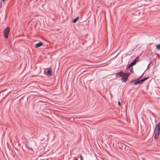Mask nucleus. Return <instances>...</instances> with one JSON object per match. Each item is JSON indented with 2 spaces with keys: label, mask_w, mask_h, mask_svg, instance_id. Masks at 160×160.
<instances>
[{
  "label": "nucleus",
  "mask_w": 160,
  "mask_h": 160,
  "mask_svg": "<svg viewBox=\"0 0 160 160\" xmlns=\"http://www.w3.org/2000/svg\"><path fill=\"white\" fill-rule=\"evenodd\" d=\"M142 75H141V76H140V77L139 78H140L142 77Z\"/></svg>",
  "instance_id": "nucleus-17"
},
{
  "label": "nucleus",
  "mask_w": 160,
  "mask_h": 160,
  "mask_svg": "<svg viewBox=\"0 0 160 160\" xmlns=\"http://www.w3.org/2000/svg\"><path fill=\"white\" fill-rule=\"evenodd\" d=\"M142 75H141V76H140V77L139 78H140L142 77Z\"/></svg>",
  "instance_id": "nucleus-18"
},
{
  "label": "nucleus",
  "mask_w": 160,
  "mask_h": 160,
  "mask_svg": "<svg viewBox=\"0 0 160 160\" xmlns=\"http://www.w3.org/2000/svg\"><path fill=\"white\" fill-rule=\"evenodd\" d=\"M51 69L50 68H48L45 69L44 70V72L45 74L47 76H50L52 75V71Z\"/></svg>",
  "instance_id": "nucleus-5"
},
{
  "label": "nucleus",
  "mask_w": 160,
  "mask_h": 160,
  "mask_svg": "<svg viewBox=\"0 0 160 160\" xmlns=\"http://www.w3.org/2000/svg\"><path fill=\"white\" fill-rule=\"evenodd\" d=\"M143 0H142L141 1H140V2H136V3L135 4V5H138L139 3L141 4V3H142V2H143Z\"/></svg>",
  "instance_id": "nucleus-12"
},
{
  "label": "nucleus",
  "mask_w": 160,
  "mask_h": 160,
  "mask_svg": "<svg viewBox=\"0 0 160 160\" xmlns=\"http://www.w3.org/2000/svg\"><path fill=\"white\" fill-rule=\"evenodd\" d=\"M156 48L157 50H160V44H158L156 45Z\"/></svg>",
  "instance_id": "nucleus-10"
},
{
  "label": "nucleus",
  "mask_w": 160,
  "mask_h": 160,
  "mask_svg": "<svg viewBox=\"0 0 160 160\" xmlns=\"http://www.w3.org/2000/svg\"><path fill=\"white\" fill-rule=\"evenodd\" d=\"M130 74L129 73H126V75L123 76L121 78V80L123 82H126Z\"/></svg>",
  "instance_id": "nucleus-6"
},
{
  "label": "nucleus",
  "mask_w": 160,
  "mask_h": 160,
  "mask_svg": "<svg viewBox=\"0 0 160 160\" xmlns=\"http://www.w3.org/2000/svg\"><path fill=\"white\" fill-rule=\"evenodd\" d=\"M148 1H151V0H148Z\"/></svg>",
  "instance_id": "nucleus-20"
},
{
  "label": "nucleus",
  "mask_w": 160,
  "mask_h": 160,
  "mask_svg": "<svg viewBox=\"0 0 160 160\" xmlns=\"http://www.w3.org/2000/svg\"><path fill=\"white\" fill-rule=\"evenodd\" d=\"M118 104L119 106H120V105H121V104H120V102H119V101H118Z\"/></svg>",
  "instance_id": "nucleus-14"
},
{
  "label": "nucleus",
  "mask_w": 160,
  "mask_h": 160,
  "mask_svg": "<svg viewBox=\"0 0 160 160\" xmlns=\"http://www.w3.org/2000/svg\"><path fill=\"white\" fill-rule=\"evenodd\" d=\"M151 64V63H150L148 65V68L149 67V66Z\"/></svg>",
  "instance_id": "nucleus-15"
},
{
  "label": "nucleus",
  "mask_w": 160,
  "mask_h": 160,
  "mask_svg": "<svg viewBox=\"0 0 160 160\" xmlns=\"http://www.w3.org/2000/svg\"><path fill=\"white\" fill-rule=\"evenodd\" d=\"M138 61V57H137L131 63H130L128 67L127 68V69L128 70L131 67L135 65Z\"/></svg>",
  "instance_id": "nucleus-4"
},
{
  "label": "nucleus",
  "mask_w": 160,
  "mask_h": 160,
  "mask_svg": "<svg viewBox=\"0 0 160 160\" xmlns=\"http://www.w3.org/2000/svg\"><path fill=\"white\" fill-rule=\"evenodd\" d=\"M142 75H141V76H140V77L139 78H140L142 77Z\"/></svg>",
  "instance_id": "nucleus-16"
},
{
  "label": "nucleus",
  "mask_w": 160,
  "mask_h": 160,
  "mask_svg": "<svg viewBox=\"0 0 160 160\" xmlns=\"http://www.w3.org/2000/svg\"><path fill=\"white\" fill-rule=\"evenodd\" d=\"M130 72H132V73H133V68H132L130 70Z\"/></svg>",
  "instance_id": "nucleus-13"
},
{
  "label": "nucleus",
  "mask_w": 160,
  "mask_h": 160,
  "mask_svg": "<svg viewBox=\"0 0 160 160\" xmlns=\"http://www.w3.org/2000/svg\"><path fill=\"white\" fill-rule=\"evenodd\" d=\"M5 0H2L4 2V1H5Z\"/></svg>",
  "instance_id": "nucleus-19"
},
{
  "label": "nucleus",
  "mask_w": 160,
  "mask_h": 160,
  "mask_svg": "<svg viewBox=\"0 0 160 160\" xmlns=\"http://www.w3.org/2000/svg\"><path fill=\"white\" fill-rule=\"evenodd\" d=\"M79 17H77L75 19H73L72 21V22L73 23H75L77 22V21L79 19Z\"/></svg>",
  "instance_id": "nucleus-9"
},
{
  "label": "nucleus",
  "mask_w": 160,
  "mask_h": 160,
  "mask_svg": "<svg viewBox=\"0 0 160 160\" xmlns=\"http://www.w3.org/2000/svg\"><path fill=\"white\" fill-rule=\"evenodd\" d=\"M160 132V122L158 123L155 126V128L154 130V138L155 139H157L159 136Z\"/></svg>",
  "instance_id": "nucleus-1"
},
{
  "label": "nucleus",
  "mask_w": 160,
  "mask_h": 160,
  "mask_svg": "<svg viewBox=\"0 0 160 160\" xmlns=\"http://www.w3.org/2000/svg\"><path fill=\"white\" fill-rule=\"evenodd\" d=\"M118 74L120 77L122 76H124L125 75H126V73H123L122 72H120L118 73Z\"/></svg>",
  "instance_id": "nucleus-8"
},
{
  "label": "nucleus",
  "mask_w": 160,
  "mask_h": 160,
  "mask_svg": "<svg viewBox=\"0 0 160 160\" xmlns=\"http://www.w3.org/2000/svg\"><path fill=\"white\" fill-rule=\"evenodd\" d=\"M80 0H75L76 4L79 5L80 4Z\"/></svg>",
  "instance_id": "nucleus-11"
},
{
  "label": "nucleus",
  "mask_w": 160,
  "mask_h": 160,
  "mask_svg": "<svg viewBox=\"0 0 160 160\" xmlns=\"http://www.w3.org/2000/svg\"><path fill=\"white\" fill-rule=\"evenodd\" d=\"M10 32V28L9 27L7 28L4 30V37L5 38H8V34Z\"/></svg>",
  "instance_id": "nucleus-3"
},
{
  "label": "nucleus",
  "mask_w": 160,
  "mask_h": 160,
  "mask_svg": "<svg viewBox=\"0 0 160 160\" xmlns=\"http://www.w3.org/2000/svg\"><path fill=\"white\" fill-rule=\"evenodd\" d=\"M43 45V43L41 42H40L39 43L36 44L35 45V47L36 48H38L41 47Z\"/></svg>",
  "instance_id": "nucleus-7"
},
{
  "label": "nucleus",
  "mask_w": 160,
  "mask_h": 160,
  "mask_svg": "<svg viewBox=\"0 0 160 160\" xmlns=\"http://www.w3.org/2000/svg\"><path fill=\"white\" fill-rule=\"evenodd\" d=\"M149 78H144L142 79L141 80H139L140 78H138L137 80H132L131 81V82H134V85H136L138 84H141L143 82L146 80L147 79H148Z\"/></svg>",
  "instance_id": "nucleus-2"
}]
</instances>
